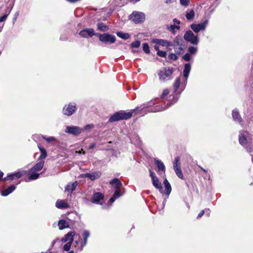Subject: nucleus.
I'll list each match as a JSON object with an SVG mask.
<instances>
[{
    "label": "nucleus",
    "instance_id": "nucleus-1",
    "mask_svg": "<svg viewBox=\"0 0 253 253\" xmlns=\"http://www.w3.org/2000/svg\"><path fill=\"white\" fill-rule=\"evenodd\" d=\"M149 103L142 104L140 106L136 107L134 109L131 110V111L128 112H125L123 111L117 112L112 115L109 118V121L110 122H114L120 120L129 119L132 116V114L134 111L143 110L145 108L151 105V104L149 105Z\"/></svg>",
    "mask_w": 253,
    "mask_h": 253
},
{
    "label": "nucleus",
    "instance_id": "nucleus-2",
    "mask_svg": "<svg viewBox=\"0 0 253 253\" xmlns=\"http://www.w3.org/2000/svg\"><path fill=\"white\" fill-rule=\"evenodd\" d=\"M239 142L248 152H252V149L248 148V145L253 142V136L249 132L245 130L240 131L239 135Z\"/></svg>",
    "mask_w": 253,
    "mask_h": 253
},
{
    "label": "nucleus",
    "instance_id": "nucleus-3",
    "mask_svg": "<svg viewBox=\"0 0 253 253\" xmlns=\"http://www.w3.org/2000/svg\"><path fill=\"white\" fill-rule=\"evenodd\" d=\"M174 72L173 68L170 67H163L158 71V75L159 81L162 83H165L171 80L173 78L172 74Z\"/></svg>",
    "mask_w": 253,
    "mask_h": 253
},
{
    "label": "nucleus",
    "instance_id": "nucleus-4",
    "mask_svg": "<svg viewBox=\"0 0 253 253\" xmlns=\"http://www.w3.org/2000/svg\"><path fill=\"white\" fill-rule=\"evenodd\" d=\"M44 163V160H42L34 165L29 171V176L25 181L27 182L38 179L39 177L40 174L37 172L40 171L43 168Z\"/></svg>",
    "mask_w": 253,
    "mask_h": 253
},
{
    "label": "nucleus",
    "instance_id": "nucleus-5",
    "mask_svg": "<svg viewBox=\"0 0 253 253\" xmlns=\"http://www.w3.org/2000/svg\"><path fill=\"white\" fill-rule=\"evenodd\" d=\"M77 236L78 239L75 241V247L77 248L78 250L82 251L84 247L87 244V239L90 236V233L88 230H84L82 234L83 239H82L80 234L77 235Z\"/></svg>",
    "mask_w": 253,
    "mask_h": 253
},
{
    "label": "nucleus",
    "instance_id": "nucleus-6",
    "mask_svg": "<svg viewBox=\"0 0 253 253\" xmlns=\"http://www.w3.org/2000/svg\"><path fill=\"white\" fill-rule=\"evenodd\" d=\"M173 98V101L172 102V103L169 104V105H167L166 106H164V107H163L161 106H158L157 108L155 109L154 110L150 109V110H148L147 111H146V109L152 106L153 105V103L151 102H146V103H150V104H151V105L145 108V109H144L143 110L135 111V112H136L137 113L140 112V114H142V115H144V114H146L147 112H156L162 111L165 110L168 107H169L171 105L174 104L177 101L178 96H174ZM144 104H146V103H145ZM133 112H134V111Z\"/></svg>",
    "mask_w": 253,
    "mask_h": 253
},
{
    "label": "nucleus",
    "instance_id": "nucleus-7",
    "mask_svg": "<svg viewBox=\"0 0 253 253\" xmlns=\"http://www.w3.org/2000/svg\"><path fill=\"white\" fill-rule=\"evenodd\" d=\"M76 234L74 231H70L65 235L64 237L60 240L59 238H57L53 240L51 243V246L53 247L56 243H58V246H60L61 243H73L74 240V237Z\"/></svg>",
    "mask_w": 253,
    "mask_h": 253
},
{
    "label": "nucleus",
    "instance_id": "nucleus-8",
    "mask_svg": "<svg viewBox=\"0 0 253 253\" xmlns=\"http://www.w3.org/2000/svg\"><path fill=\"white\" fill-rule=\"evenodd\" d=\"M95 36L99 38L100 41L106 44H112L116 40L115 36L108 33H104L103 34L96 33Z\"/></svg>",
    "mask_w": 253,
    "mask_h": 253
},
{
    "label": "nucleus",
    "instance_id": "nucleus-9",
    "mask_svg": "<svg viewBox=\"0 0 253 253\" xmlns=\"http://www.w3.org/2000/svg\"><path fill=\"white\" fill-rule=\"evenodd\" d=\"M184 39L186 41L193 44H198L199 42L198 35H194L192 31L189 30L186 32L184 35Z\"/></svg>",
    "mask_w": 253,
    "mask_h": 253
},
{
    "label": "nucleus",
    "instance_id": "nucleus-10",
    "mask_svg": "<svg viewBox=\"0 0 253 253\" xmlns=\"http://www.w3.org/2000/svg\"><path fill=\"white\" fill-rule=\"evenodd\" d=\"M130 19L135 23L143 22L145 19V15L144 13L139 11H134L130 15Z\"/></svg>",
    "mask_w": 253,
    "mask_h": 253
},
{
    "label": "nucleus",
    "instance_id": "nucleus-11",
    "mask_svg": "<svg viewBox=\"0 0 253 253\" xmlns=\"http://www.w3.org/2000/svg\"><path fill=\"white\" fill-rule=\"evenodd\" d=\"M77 109L76 105L75 103H70L65 105L63 109L62 113L64 115L70 116L73 115Z\"/></svg>",
    "mask_w": 253,
    "mask_h": 253
},
{
    "label": "nucleus",
    "instance_id": "nucleus-12",
    "mask_svg": "<svg viewBox=\"0 0 253 253\" xmlns=\"http://www.w3.org/2000/svg\"><path fill=\"white\" fill-rule=\"evenodd\" d=\"M150 176L152 179V182L153 185L157 189L159 190V191L162 193H163V188L162 186V184L161 182L159 181L158 178L156 176L155 173L151 170L149 169Z\"/></svg>",
    "mask_w": 253,
    "mask_h": 253
},
{
    "label": "nucleus",
    "instance_id": "nucleus-13",
    "mask_svg": "<svg viewBox=\"0 0 253 253\" xmlns=\"http://www.w3.org/2000/svg\"><path fill=\"white\" fill-rule=\"evenodd\" d=\"M101 176V172L100 171H93L92 172L81 174L79 178H88L91 181L96 180Z\"/></svg>",
    "mask_w": 253,
    "mask_h": 253
},
{
    "label": "nucleus",
    "instance_id": "nucleus-14",
    "mask_svg": "<svg viewBox=\"0 0 253 253\" xmlns=\"http://www.w3.org/2000/svg\"><path fill=\"white\" fill-rule=\"evenodd\" d=\"M82 130L83 128L79 126H66L65 132L74 136H78L81 133Z\"/></svg>",
    "mask_w": 253,
    "mask_h": 253
},
{
    "label": "nucleus",
    "instance_id": "nucleus-15",
    "mask_svg": "<svg viewBox=\"0 0 253 253\" xmlns=\"http://www.w3.org/2000/svg\"><path fill=\"white\" fill-rule=\"evenodd\" d=\"M209 22L208 20H205L203 22L199 24H192L191 25V29L196 33L201 31H205Z\"/></svg>",
    "mask_w": 253,
    "mask_h": 253
},
{
    "label": "nucleus",
    "instance_id": "nucleus-16",
    "mask_svg": "<svg viewBox=\"0 0 253 253\" xmlns=\"http://www.w3.org/2000/svg\"><path fill=\"white\" fill-rule=\"evenodd\" d=\"M27 171L24 170L18 171L13 173H10L7 175V176L4 178V180H6L8 179L10 180L17 179L25 175Z\"/></svg>",
    "mask_w": 253,
    "mask_h": 253
},
{
    "label": "nucleus",
    "instance_id": "nucleus-17",
    "mask_svg": "<svg viewBox=\"0 0 253 253\" xmlns=\"http://www.w3.org/2000/svg\"><path fill=\"white\" fill-rule=\"evenodd\" d=\"M95 34L96 33H94L92 28L84 29L81 30L79 33L81 37L85 38L92 37L93 36H95Z\"/></svg>",
    "mask_w": 253,
    "mask_h": 253
},
{
    "label": "nucleus",
    "instance_id": "nucleus-18",
    "mask_svg": "<svg viewBox=\"0 0 253 253\" xmlns=\"http://www.w3.org/2000/svg\"><path fill=\"white\" fill-rule=\"evenodd\" d=\"M104 194L100 192H95L93 193L91 198V202L95 204L102 205L101 202L104 199Z\"/></svg>",
    "mask_w": 253,
    "mask_h": 253
},
{
    "label": "nucleus",
    "instance_id": "nucleus-19",
    "mask_svg": "<svg viewBox=\"0 0 253 253\" xmlns=\"http://www.w3.org/2000/svg\"><path fill=\"white\" fill-rule=\"evenodd\" d=\"M152 42L166 47L172 46L171 42L163 39H154L152 40Z\"/></svg>",
    "mask_w": 253,
    "mask_h": 253
},
{
    "label": "nucleus",
    "instance_id": "nucleus-20",
    "mask_svg": "<svg viewBox=\"0 0 253 253\" xmlns=\"http://www.w3.org/2000/svg\"><path fill=\"white\" fill-rule=\"evenodd\" d=\"M154 162L155 164L157 166L158 170L157 172L158 173L161 175L162 174L161 172H165V166L163 163V162L156 158L154 159Z\"/></svg>",
    "mask_w": 253,
    "mask_h": 253
},
{
    "label": "nucleus",
    "instance_id": "nucleus-21",
    "mask_svg": "<svg viewBox=\"0 0 253 253\" xmlns=\"http://www.w3.org/2000/svg\"><path fill=\"white\" fill-rule=\"evenodd\" d=\"M78 185V182L76 181L72 183H69L65 189V191L68 192L71 194L74 191L76 190L77 186Z\"/></svg>",
    "mask_w": 253,
    "mask_h": 253
},
{
    "label": "nucleus",
    "instance_id": "nucleus-22",
    "mask_svg": "<svg viewBox=\"0 0 253 253\" xmlns=\"http://www.w3.org/2000/svg\"><path fill=\"white\" fill-rule=\"evenodd\" d=\"M55 206L58 209H65L69 208L68 204L63 200H57L55 203Z\"/></svg>",
    "mask_w": 253,
    "mask_h": 253
},
{
    "label": "nucleus",
    "instance_id": "nucleus-23",
    "mask_svg": "<svg viewBox=\"0 0 253 253\" xmlns=\"http://www.w3.org/2000/svg\"><path fill=\"white\" fill-rule=\"evenodd\" d=\"M15 189L16 186L14 185H11L7 189L1 191V195L6 196L14 191Z\"/></svg>",
    "mask_w": 253,
    "mask_h": 253
},
{
    "label": "nucleus",
    "instance_id": "nucleus-24",
    "mask_svg": "<svg viewBox=\"0 0 253 253\" xmlns=\"http://www.w3.org/2000/svg\"><path fill=\"white\" fill-rule=\"evenodd\" d=\"M163 183L165 188V193H166V194L169 196L171 191V185L167 179H165L164 180Z\"/></svg>",
    "mask_w": 253,
    "mask_h": 253
},
{
    "label": "nucleus",
    "instance_id": "nucleus-25",
    "mask_svg": "<svg viewBox=\"0 0 253 253\" xmlns=\"http://www.w3.org/2000/svg\"><path fill=\"white\" fill-rule=\"evenodd\" d=\"M191 70V65L190 63H186L184 65V69L183 70V76L185 78L186 80H187L189 73Z\"/></svg>",
    "mask_w": 253,
    "mask_h": 253
},
{
    "label": "nucleus",
    "instance_id": "nucleus-26",
    "mask_svg": "<svg viewBox=\"0 0 253 253\" xmlns=\"http://www.w3.org/2000/svg\"><path fill=\"white\" fill-rule=\"evenodd\" d=\"M58 226L60 230L68 228L69 226V223L64 219H60L58 221Z\"/></svg>",
    "mask_w": 253,
    "mask_h": 253
},
{
    "label": "nucleus",
    "instance_id": "nucleus-27",
    "mask_svg": "<svg viewBox=\"0 0 253 253\" xmlns=\"http://www.w3.org/2000/svg\"><path fill=\"white\" fill-rule=\"evenodd\" d=\"M232 117L235 121H238L239 123H241L242 119L239 114L238 111L235 109L232 111Z\"/></svg>",
    "mask_w": 253,
    "mask_h": 253
},
{
    "label": "nucleus",
    "instance_id": "nucleus-28",
    "mask_svg": "<svg viewBox=\"0 0 253 253\" xmlns=\"http://www.w3.org/2000/svg\"><path fill=\"white\" fill-rule=\"evenodd\" d=\"M110 183L113 186L115 187L117 189L120 188L122 185L121 181L118 178H114L110 182Z\"/></svg>",
    "mask_w": 253,
    "mask_h": 253
},
{
    "label": "nucleus",
    "instance_id": "nucleus-29",
    "mask_svg": "<svg viewBox=\"0 0 253 253\" xmlns=\"http://www.w3.org/2000/svg\"><path fill=\"white\" fill-rule=\"evenodd\" d=\"M40 152H41V155L40 157L39 158V159L41 161L43 160L47 156V152L46 150L44 148H43L40 146H38Z\"/></svg>",
    "mask_w": 253,
    "mask_h": 253
},
{
    "label": "nucleus",
    "instance_id": "nucleus-30",
    "mask_svg": "<svg viewBox=\"0 0 253 253\" xmlns=\"http://www.w3.org/2000/svg\"><path fill=\"white\" fill-rule=\"evenodd\" d=\"M195 16V12L194 10L191 9L186 11L185 17L187 20H193Z\"/></svg>",
    "mask_w": 253,
    "mask_h": 253
},
{
    "label": "nucleus",
    "instance_id": "nucleus-31",
    "mask_svg": "<svg viewBox=\"0 0 253 253\" xmlns=\"http://www.w3.org/2000/svg\"><path fill=\"white\" fill-rule=\"evenodd\" d=\"M97 29L102 32H106L108 30V27L102 22H99L97 24Z\"/></svg>",
    "mask_w": 253,
    "mask_h": 253
},
{
    "label": "nucleus",
    "instance_id": "nucleus-32",
    "mask_svg": "<svg viewBox=\"0 0 253 253\" xmlns=\"http://www.w3.org/2000/svg\"><path fill=\"white\" fill-rule=\"evenodd\" d=\"M117 35L123 40H127L130 38V36L128 33H123L122 32H118L116 33Z\"/></svg>",
    "mask_w": 253,
    "mask_h": 253
},
{
    "label": "nucleus",
    "instance_id": "nucleus-33",
    "mask_svg": "<svg viewBox=\"0 0 253 253\" xmlns=\"http://www.w3.org/2000/svg\"><path fill=\"white\" fill-rule=\"evenodd\" d=\"M168 30H169L172 34L175 35L176 33L175 30H178L180 29L179 25L173 24L171 25L167 28Z\"/></svg>",
    "mask_w": 253,
    "mask_h": 253
},
{
    "label": "nucleus",
    "instance_id": "nucleus-34",
    "mask_svg": "<svg viewBox=\"0 0 253 253\" xmlns=\"http://www.w3.org/2000/svg\"><path fill=\"white\" fill-rule=\"evenodd\" d=\"M181 41H182V40L180 38H179L177 37H176L172 42H171V43L172 44L171 46H173V47L174 48L175 47H177V46H178L181 45L180 43Z\"/></svg>",
    "mask_w": 253,
    "mask_h": 253
},
{
    "label": "nucleus",
    "instance_id": "nucleus-35",
    "mask_svg": "<svg viewBox=\"0 0 253 253\" xmlns=\"http://www.w3.org/2000/svg\"><path fill=\"white\" fill-rule=\"evenodd\" d=\"M173 169H174V170L177 176L179 178H181V179H183L184 177L182 174V172L181 169H180V167H178V168L176 167V168H175Z\"/></svg>",
    "mask_w": 253,
    "mask_h": 253
},
{
    "label": "nucleus",
    "instance_id": "nucleus-36",
    "mask_svg": "<svg viewBox=\"0 0 253 253\" xmlns=\"http://www.w3.org/2000/svg\"><path fill=\"white\" fill-rule=\"evenodd\" d=\"M180 84V78H177L173 84V87L174 89V92H176L177 91L178 88H179Z\"/></svg>",
    "mask_w": 253,
    "mask_h": 253
},
{
    "label": "nucleus",
    "instance_id": "nucleus-37",
    "mask_svg": "<svg viewBox=\"0 0 253 253\" xmlns=\"http://www.w3.org/2000/svg\"><path fill=\"white\" fill-rule=\"evenodd\" d=\"M42 137L43 139L45 140L48 143H50L51 142L55 141L56 140V138L53 136L46 137L45 135H42Z\"/></svg>",
    "mask_w": 253,
    "mask_h": 253
},
{
    "label": "nucleus",
    "instance_id": "nucleus-38",
    "mask_svg": "<svg viewBox=\"0 0 253 253\" xmlns=\"http://www.w3.org/2000/svg\"><path fill=\"white\" fill-rule=\"evenodd\" d=\"M174 49L175 53L178 54H180L182 53L184 51L183 47L181 45L174 47Z\"/></svg>",
    "mask_w": 253,
    "mask_h": 253
},
{
    "label": "nucleus",
    "instance_id": "nucleus-39",
    "mask_svg": "<svg viewBox=\"0 0 253 253\" xmlns=\"http://www.w3.org/2000/svg\"><path fill=\"white\" fill-rule=\"evenodd\" d=\"M180 158L179 157H176L174 159V161L173 162V168L180 167Z\"/></svg>",
    "mask_w": 253,
    "mask_h": 253
},
{
    "label": "nucleus",
    "instance_id": "nucleus-40",
    "mask_svg": "<svg viewBox=\"0 0 253 253\" xmlns=\"http://www.w3.org/2000/svg\"><path fill=\"white\" fill-rule=\"evenodd\" d=\"M143 50L147 54L150 53L149 46L147 43L145 42L143 44Z\"/></svg>",
    "mask_w": 253,
    "mask_h": 253
},
{
    "label": "nucleus",
    "instance_id": "nucleus-41",
    "mask_svg": "<svg viewBox=\"0 0 253 253\" xmlns=\"http://www.w3.org/2000/svg\"><path fill=\"white\" fill-rule=\"evenodd\" d=\"M197 51V48L194 46H190L188 48V53L190 54H195Z\"/></svg>",
    "mask_w": 253,
    "mask_h": 253
},
{
    "label": "nucleus",
    "instance_id": "nucleus-42",
    "mask_svg": "<svg viewBox=\"0 0 253 253\" xmlns=\"http://www.w3.org/2000/svg\"><path fill=\"white\" fill-rule=\"evenodd\" d=\"M140 42L139 41H136L134 42H132L130 45L133 48H138L140 46Z\"/></svg>",
    "mask_w": 253,
    "mask_h": 253
},
{
    "label": "nucleus",
    "instance_id": "nucleus-43",
    "mask_svg": "<svg viewBox=\"0 0 253 253\" xmlns=\"http://www.w3.org/2000/svg\"><path fill=\"white\" fill-rule=\"evenodd\" d=\"M72 243H68L67 242L66 244H65L63 246V250L65 251H68L70 250Z\"/></svg>",
    "mask_w": 253,
    "mask_h": 253
},
{
    "label": "nucleus",
    "instance_id": "nucleus-44",
    "mask_svg": "<svg viewBox=\"0 0 253 253\" xmlns=\"http://www.w3.org/2000/svg\"><path fill=\"white\" fill-rule=\"evenodd\" d=\"M169 93V91L168 89H166L163 90V93L161 96V98L163 99L165 98V97L168 95Z\"/></svg>",
    "mask_w": 253,
    "mask_h": 253
},
{
    "label": "nucleus",
    "instance_id": "nucleus-45",
    "mask_svg": "<svg viewBox=\"0 0 253 253\" xmlns=\"http://www.w3.org/2000/svg\"><path fill=\"white\" fill-rule=\"evenodd\" d=\"M180 3L181 5L186 7L189 4V0H180Z\"/></svg>",
    "mask_w": 253,
    "mask_h": 253
},
{
    "label": "nucleus",
    "instance_id": "nucleus-46",
    "mask_svg": "<svg viewBox=\"0 0 253 253\" xmlns=\"http://www.w3.org/2000/svg\"><path fill=\"white\" fill-rule=\"evenodd\" d=\"M157 54L158 56L161 57H166L167 56V52L165 51H158V52H157Z\"/></svg>",
    "mask_w": 253,
    "mask_h": 253
},
{
    "label": "nucleus",
    "instance_id": "nucleus-47",
    "mask_svg": "<svg viewBox=\"0 0 253 253\" xmlns=\"http://www.w3.org/2000/svg\"><path fill=\"white\" fill-rule=\"evenodd\" d=\"M191 54L189 53H187L183 56V59L186 61H189L191 60Z\"/></svg>",
    "mask_w": 253,
    "mask_h": 253
},
{
    "label": "nucleus",
    "instance_id": "nucleus-48",
    "mask_svg": "<svg viewBox=\"0 0 253 253\" xmlns=\"http://www.w3.org/2000/svg\"><path fill=\"white\" fill-rule=\"evenodd\" d=\"M10 12V10L9 11V12L7 14H5L3 16L0 17V22H4V21L6 20Z\"/></svg>",
    "mask_w": 253,
    "mask_h": 253
},
{
    "label": "nucleus",
    "instance_id": "nucleus-49",
    "mask_svg": "<svg viewBox=\"0 0 253 253\" xmlns=\"http://www.w3.org/2000/svg\"><path fill=\"white\" fill-rule=\"evenodd\" d=\"M169 58L170 59H171V60H176L178 58L177 56L175 54H174V53H170V54H169Z\"/></svg>",
    "mask_w": 253,
    "mask_h": 253
},
{
    "label": "nucleus",
    "instance_id": "nucleus-50",
    "mask_svg": "<svg viewBox=\"0 0 253 253\" xmlns=\"http://www.w3.org/2000/svg\"><path fill=\"white\" fill-rule=\"evenodd\" d=\"M121 196V194H120V190L119 189H117L114 195H113V197H115L116 199L117 198H118L119 197H120Z\"/></svg>",
    "mask_w": 253,
    "mask_h": 253
},
{
    "label": "nucleus",
    "instance_id": "nucleus-51",
    "mask_svg": "<svg viewBox=\"0 0 253 253\" xmlns=\"http://www.w3.org/2000/svg\"><path fill=\"white\" fill-rule=\"evenodd\" d=\"M93 125L92 124L87 125L84 127L83 129L87 130L93 128Z\"/></svg>",
    "mask_w": 253,
    "mask_h": 253
},
{
    "label": "nucleus",
    "instance_id": "nucleus-52",
    "mask_svg": "<svg viewBox=\"0 0 253 253\" xmlns=\"http://www.w3.org/2000/svg\"><path fill=\"white\" fill-rule=\"evenodd\" d=\"M205 211V213L208 216H209L211 214V210L209 209H206L204 210Z\"/></svg>",
    "mask_w": 253,
    "mask_h": 253
},
{
    "label": "nucleus",
    "instance_id": "nucleus-53",
    "mask_svg": "<svg viewBox=\"0 0 253 253\" xmlns=\"http://www.w3.org/2000/svg\"><path fill=\"white\" fill-rule=\"evenodd\" d=\"M204 213H205V211H204V210L201 211H200V212L198 214V215L197 216V218H201L204 215Z\"/></svg>",
    "mask_w": 253,
    "mask_h": 253
},
{
    "label": "nucleus",
    "instance_id": "nucleus-54",
    "mask_svg": "<svg viewBox=\"0 0 253 253\" xmlns=\"http://www.w3.org/2000/svg\"><path fill=\"white\" fill-rule=\"evenodd\" d=\"M173 21L175 25H179L180 22V21L178 20L177 19L174 18L173 20Z\"/></svg>",
    "mask_w": 253,
    "mask_h": 253
},
{
    "label": "nucleus",
    "instance_id": "nucleus-55",
    "mask_svg": "<svg viewBox=\"0 0 253 253\" xmlns=\"http://www.w3.org/2000/svg\"><path fill=\"white\" fill-rule=\"evenodd\" d=\"M95 146V143H93L91 145H90L88 148L89 149H93V148H94Z\"/></svg>",
    "mask_w": 253,
    "mask_h": 253
},
{
    "label": "nucleus",
    "instance_id": "nucleus-56",
    "mask_svg": "<svg viewBox=\"0 0 253 253\" xmlns=\"http://www.w3.org/2000/svg\"><path fill=\"white\" fill-rule=\"evenodd\" d=\"M154 49L158 52V51H160L159 47L157 45H155L154 46Z\"/></svg>",
    "mask_w": 253,
    "mask_h": 253
},
{
    "label": "nucleus",
    "instance_id": "nucleus-57",
    "mask_svg": "<svg viewBox=\"0 0 253 253\" xmlns=\"http://www.w3.org/2000/svg\"><path fill=\"white\" fill-rule=\"evenodd\" d=\"M76 152L78 153L79 154H81L82 153H83L84 154H85L84 151L83 149H81V150H79V151H76Z\"/></svg>",
    "mask_w": 253,
    "mask_h": 253
},
{
    "label": "nucleus",
    "instance_id": "nucleus-58",
    "mask_svg": "<svg viewBox=\"0 0 253 253\" xmlns=\"http://www.w3.org/2000/svg\"><path fill=\"white\" fill-rule=\"evenodd\" d=\"M116 199L115 197H114L113 196L112 197H111V198L110 199V201L111 203H113V202L115 201V200H116Z\"/></svg>",
    "mask_w": 253,
    "mask_h": 253
},
{
    "label": "nucleus",
    "instance_id": "nucleus-59",
    "mask_svg": "<svg viewBox=\"0 0 253 253\" xmlns=\"http://www.w3.org/2000/svg\"><path fill=\"white\" fill-rule=\"evenodd\" d=\"M3 175V173L1 171H0V180L2 178Z\"/></svg>",
    "mask_w": 253,
    "mask_h": 253
},
{
    "label": "nucleus",
    "instance_id": "nucleus-60",
    "mask_svg": "<svg viewBox=\"0 0 253 253\" xmlns=\"http://www.w3.org/2000/svg\"><path fill=\"white\" fill-rule=\"evenodd\" d=\"M39 137L38 135H33V138L34 139H35L36 138H38Z\"/></svg>",
    "mask_w": 253,
    "mask_h": 253
},
{
    "label": "nucleus",
    "instance_id": "nucleus-61",
    "mask_svg": "<svg viewBox=\"0 0 253 253\" xmlns=\"http://www.w3.org/2000/svg\"><path fill=\"white\" fill-rule=\"evenodd\" d=\"M201 169L203 170L204 171L206 172V170L204 169V168H201Z\"/></svg>",
    "mask_w": 253,
    "mask_h": 253
},
{
    "label": "nucleus",
    "instance_id": "nucleus-62",
    "mask_svg": "<svg viewBox=\"0 0 253 253\" xmlns=\"http://www.w3.org/2000/svg\"><path fill=\"white\" fill-rule=\"evenodd\" d=\"M68 253H74V252L73 251H71L69 252Z\"/></svg>",
    "mask_w": 253,
    "mask_h": 253
},
{
    "label": "nucleus",
    "instance_id": "nucleus-63",
    "mask_svg": "<svg viewBox=\"0 0 253 253\" xmlns=\"http://www.w3.org/2000/svg\"><path fill=\"white\" fill-rule=\"evenodd\" d=\"M166 3H168V2H169V1H168V0H167V1H166Z\"/></svg>",
    "mask_w": 253,
    "mask_h": 253
}]
</instances>
